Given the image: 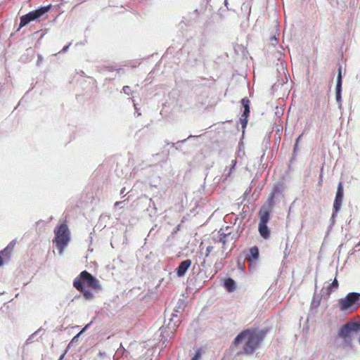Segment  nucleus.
Here are the masks:
<instances>
[{
	"label": "nucleus",
	"mask_w": 360,
	"mask_h": 360,
	"mask_svg": "<svg viewBox=\"0 0 360 360\" xmlns=\"http://www.w3.org/2000/svg\"><path fill=\"white\" fill-rule=\"evenodd\" d=\"M271 44H272L273 45H274V44H275V43H276V42H277V39L276 38V37H272L271 38Z\"/></svg>",
	"instance_id": "36"
},
{
	"label": "nucleus",
	"mask_w": 360,
	"mask_h": 360,
	"mask_svg": "<svg viewBox=\"0 0 360 360\" xmlns=\"http://www.w3.org/2000/svg\"><path fill=\"white\" fill-rule=\"evenodd\" d=\"M92 323V321H91L89 323L86 324L82 330L80 332H79V335H82L86 330H87V328H89V327L91 326V324Z\"/></svg>",
	"instance_id": "29"
},
{
	"label": "nucleus",
	"mask_w": 360,
	"mask_h": 360,
	"mask_svg": "<svg viewBox=\"0 0 360 360\" xmlns=\"http://www.w3.org/2000/svg\"><path fill=\"white\" fill-rule=\"evenodd\" d=\"M122 91L127 95L132 94V91L131 90V88L129 86H124L122 88Z\"/></svg>",
	"instance_id": "24"
},
{
	"label": "nucleus",
	"mask_w": 360,
	"mask_h": 360,
	"mask_svg": "<svg viewBox=\"0 0 360 360\" xmlns=\"http://www.w3.org/2000/svg\"><path fill=\"white\" fill-rule=\"evenodd\" d=\"M342 66L340 65L338 71L336 87H335V99L341 106L342 101Z\"/></svg>",
	"instance_id": "11"
},
{
	"label": "nucleus",
	"mask_w": 360,
	"mask_h": 360,
	"mask_svg": "<svg viewBox=\"0 0 360 360\" xmlns=\"http://www.w3.org/2000/svg\"><path fill=\"white\" fill-rule=\"evenodd\" d=\"M229 229V226H227V227L226 228V231H228Z\"/></svg>",
	"instance_id": "49"
},
{
	"label": "nucleus",
	"mask_w": 360,
	"mask_h": 360,
	"mask_svg": "<svg viewBox=\"0 0 360 360\" xmlns=\"http://www.w3.org/2000/svg\"><path fill=\"white\" fill-rule=\"evenodd\" d=\"M73 286L81 292L86 300H91L93 297V293L86 290L81 279L75 278L73 281Z\"/></svg>",
	"instance_id": "12"
},
{
	"label": "nucleus",
	"mask_w": 360,
	"mask_h": 360,
	"mask_svg": "<svg viewBox=\"0 0 360 360\" xmlns=\"http://www.w3.org/2000/svg\"><path fill=\"white\" fill-rule=\"evenodd\" d=\"M226 235H224V237H219V238L218 241H219V243H221L222 244H224H224L226 243Z\"/></svg>",
	"instance_id": "31"
},
{
	"label": "nucleus",
	"mask_w": 360,
	"mask_h": 360,
	"mask_svg": "<svg viewBox=\"0 0 360 360\" xmlns=\"http://www.w3.org/2000/svg\"><path fill=\"white\" fill-rule=\"evenodd\" d=\"M92 323V321H91L89 323L86 324L82 330L80 332H79V335H82L86 330H87V328H89V327L91 326V324Z\"/></svg>",
	"instance_id": "28"
},
{
	"label": "nucleus",
	"mask_w": 360,
	"mask_h": 360,
	"mask_svg": "<svg viewBox=\"0 0 360 360\" xmlns=\"http://www.w3.org/2000/svg\"><path fill=\"white\" fill-rule=\"evenodd\" d=\"M51 5L42 6L38 8L29 12L28 13L23 15L20 17V22L18 30L22 27L28 25L32 21L39 20L43 18L47 13L51 11Z\"/></svg>",
	"instance_id": "4"
},
{
	"label": "nucleus",
	"mask_w": 360,
	"mask_h": 360,
	"mask_svg": "<svg viewBox=\"0 0 360 360\" xmlns=\"http://www.w3.org/2000/svg\"><path fill=\"white\" fill-rule=\"evenodd\" d=\"M1 255L3 254L0 252V266L3 265V259Z\"/></svg>",
	"instance_id": "40"
},
{
	"label": "nucleus",
	"mask_w": 360,
	"mask_h": 360,
	"mask_svg": "<svg viewBox=\"0 0 360 360\" xmlns=\"http://www.w3.org/2000/svg\"><path fill=\"white\" fill-rule=\"evenodd\" d=\"M344 197V187L342 182H339L333 202L334 214H337L341 209Z\"/></svg>",
	"instance_id": "9"
},
{
	"label": "nucleus",
	"mask_w": 360,
	"mask_h": 360,
	"mask_svg": "<svg viewBox=\"0 0 360 360\" xmlns=\"http://www.w3.org/2000/svg\"><path fill=\"white\" fill-rule=\"evenodd\" d=\"M339 284L338 281L336 278L334 279V281L330 283L327 288V292L328 294H330L333 291L337 290L338 288Z\"/></svg>",
	"instance_id": "18"
},
{
	"label": "nucleus",
	"mask_w": 360,
	"mask_h": 360,
	"mask_svg": "<svg viewBox=\"0 0 360 360\" xmlns=\"http://www.w3.org/2000/svg\"><path fill=\"white\" fill-rule=\"evenodd\" d=\"M211 249H212V247H208V248H207V252H210Z\"/></svg>",
	"instance_id": "45"
},
{
	"label": "nucleus",
	"mask_w": 360,
	"mask_h": 360,
	"mask_svg": "<svg viewBox=\"0 0 360 360\" xmlns=\"http://www.w3.org/2000/svg\"><path fill=\"white\" fill-rule=\"evenodd\" d=\"M281 193V188L280 186H275L273 188V191L271 194H274L276 196L277 194H280Z\"/></svg>",
	"instance_id": "23"
},
{
	"label": "nucleus",
	"mask_w": 360,
	"mask_h": 360,
	"mask_svg": "<svg viewBox=\"0 0 360 360\" xmlns=\"http://www.w3.org/2000/svg\"><path fill=\"white\" fill-rule=\"evenodd\" d=\"M238 266L239 268L243 269H244V264H241L240 262H238Z\"/></svg>",
	"instance_id": "41"
},
{
	"label": "nucleus",
	"mask_w": 360,
	"mask_h": 360,
	"mask_svg": "<svg viewBox=\"0 0 360 360\" xmlns=\"http://www.w3.org/2000/svg\"><path fill=\"white\" fill-rule=\"evenodd\" d=\"M192 262L191 259H186L182 261L179 266L176 269V274L179 277L184 276L191 266Z\"/></svg>",
	"instance_id": "13"
},
{
	"label": "nucleus",
	"mask_w": 360,
	"mask_h": 360,
	"mask_svg": "<svg viewBox=\"0 0 360 360\" xmlns=\"http://www.w3.org/2000/svg\"><path fill=\"white\" fill-rule=\"evenodd\" d=\"M116 71L117 72L118 74L124 73V72L122 68L116 69Z\"/></svg>",
	"instance_id": "38"
},
{
	"label": "nucleus",
	"mask_w": 360,
	"mask_h": 360,
	"mask_svg": "<svg viewBox=\"0 0 360 360\" xmlns=\"http://www.w3.org/2000/svg\"><path fill=\"white\" fill-rule=\"evenodd\" d=\"M76 278L81 279L84 285L86 284L88 286L95 289L100 288L99 281L86 271H82Z\"/></svg>",
	"instance_id": "8"
},
{
	"label": "nucleus",
	"mask_w": 360,
	"mask_h": 360,
	"mask_svg": "<svg viewBox=\"0 0 360 360\" xmlns=\"http://www.w3.org/2000/svg\"><path fill=\"white\" fill-rule=\"evenodd\" d=\"M106 68L108 69V71H110V72L116 71V69H117L113 66L106 67Z\"/></svg>",
	"instance_id": "35"
},
{
	"label": "nucleus",
	"mask_w": 360,
	"mask_h": 360,
	"mask_svg": "<svg viewBox=\"0 0 360 360\" xmlns=\"http://www.w3.org/2000/svg\"><path fill=\"white\" fill-rule=\"evenodd\" d=\"M192 137H194V136H192V135H190V136H189L187 139H184V140H181V141H178L176 143H171V146H172V148H174L176 150H179V145L180 143H185V142L186 141V140H188V139H191V138H192Z\"/></svg>",
	"instance_id": "20"
},
{
	"label": "nucleus",
	"mask_w": 360,
	"mask_h": 360,
	"mask_svg": "<svg viewBox=\"0 0 360 360\" xmlns=\"http://www.w3.org/2000/svg\"><path fill=\"white\" fill-rule=\"evenodd\" d=\"M15 243H16V240L15 239L13 240L12 241H11L8 243V245L2 251H1V252L4 255H7L8 257H9V255L13 251Z\"/></svg>",
	"instance_id": "17"
},
{
	"label": "nucleus",
	"mask_w": 360,
	"mask_h": 360,
	"mask_svg": "<svg viewBox=\"0 0 360 360\" xmlns=\"http://www.w3.org/2000/svg\"><path fill=\"white\" fill-rule=\"evenodd\" d=\"M124 188H122L120 191V194L122 195L124 193Z\"/></svg>",
	"instance_id": "44"
},
{
	"label": "nucleus",
	"mask_w": 360,
	"mask_h": 360,
	"mask_svg": "<svg viewBox=\"0 0 360 360\" xmlns=\"http://www.w3.org/2000/svg\"><path fill=\"white\" fill-rule=\"evenodd\" d=\"M125 352H126L125 349L122 345H120V348H118L117 350V354H118L121 352L124 353Z\"/></svg>",
	"instance_id": "32"
},
{
	"label": "nucleus",
	"mask_w": 360,
	"mask_h": 360,
	"mask_svg": "<svg viewBox=\"0 0 360 360\" xmlns=\"http://www.w3.org/2000/svg\"><path fill=\"white\" fill-rule=\"evenodd\" d=\"M359 297V301L357 302L358 307L360 306V297Z\"/></svg>",
	"instance_id": "47"
},
{
	"label": "nucleus",
	"mask_w": 360,
	"mask_h": 360,
	"mask_svg": "<svg viewBox=\"0 0 360 360\" xmlns=\"http://www.w3.org/2000/svg\"><path fill=\"white\" fill-rule=\"evenodd\" d=\"M167 341V338H165L164 340H162V345H165V347H166V346H167V345H166V343H165Z\"/></svg>",
	"instance_id": "42"
},
{
	"label": "nucleus",
	"mask_w": 360,
	"mask_h": 360,
	"mask_svg": "<svg viewBox=\"0 0 360 360\" xmlns=\"http://www.w3.org/2000/svg\"><path fill=\"white\" fill-rule=\"evenodd\" d=\"M55 238L53 243L56 244L60 255H63L70 240V233L68 226L61 224L54 230Z\"/></svg>",
	"instance_id": "2"
},
{
	"label": "nucleus",
	"mask_w": 360,
	"mask_h": 360,
	"mask_svg": "<svg viewBox=\"0 0 360 360\" xmlns=\"http://www.w3.org/2000/svg\"><path fill=\"white\" fill-rule=\"evenodd\" d=\"M240 103L241 105L244 108V110L239 121L241 124L242 128L245 129L247 127L248 122V118L250 115V101L248 98L245 97L241 99Z\"/></svg>",
	"instance_id": "10"
},
{
	"label": "nucleus",
	"mask_w": 360,
	"mask_h": 360,
	"mask_svg": "<svg viewBox=\"0 0 360 360\" xmlns=\"http://www.w3.org/2000/svg\"><path fill=\"white\" fill-rule=\"evenodd\" d=\"M68 350L66 349L60 356V358L58 359V360H63L66 353H67Z\"/></svg>",
	"instance_id": "37"
},
{
	"label": "nucleus",
	"mask_w": 360,
	"mask_h": 360,
	"mask_svg": "<svg viewBox=\"0 0 360 360\" xmlns=\"http://www.w3.org/2000/svg\"><path fill=\"white\" fill-rule=\"evenodd\" d=\"M167 145H169L170 143L167 141H166Z\"/></svg>",
	"instance_id": "50"
},
{
	"label": "nucleus",
	"mask_w": 360,
	"mask_h": 360,
	"mask_svg": "<svg viewBox=\"0 0 360 360\" xmlns=\"http://www.w3.org/2000/svg\"><path fill=\"white\" fill-rule=\"evenodd\" d=\"M225 172H226V173L224 174V179L223 181H226L231 174V169H229L228 170L226 169H225Z\"/></svg>",
	"instance_id": "26"
},
{
	"label": "nucleus",
	"mask_w": 360,
	"mask_h": 360,
	"mask_svg": "<svg viewBox=\"0 0 360 360\" xmlns=\"http://www.w3.org/2000/svg\"><path fill=\"white\" fill-rule=\"evenodd\" d=\"M259 249L257 246L252 247L249 253L245 256V259L251 262L252 260H257L259 258Z\"/></svg>",
	"instance_id": "15"
},
{
	"label": "nucleus",
	"mask_w": 360,
	"mask_h": 360,
	"mask_svg": "<svg viewBox=\"0 0 360 360\" xmlns=\"http://www.w3.org/2000/svg\"><path fill=\"white\" fill-rule=\"evenodd\" d=\"M81 335H79V333L72 339V340L68 344V348L70 347H73L75 344H77L79 342V338Z\"/></svg>",
	"instance_id": "21"
},
{
	"label": "nucleus",
	"mask_w": 360,
	"mask_h": 360,
	"mask_svg": "<svg viewBox=\"0 0 360 360\" xmlns=\"http://www.w3.org/2000/svg\"><path fill=\"white\" fill-rule=\"evenodd\" d=\"M124 201H120V202H116L115 203V206H120L122 204H123Z\"/></svg>",
	"instance_id": "39"
},
{
	"label": "nucleus",
	"mask_w": 360,
	"mask_h": 360,
	"mask_svg": "<svg viewBox=\"0 0 360 360\" xmlns=\"http://www.w3.org/2000/svg\"><path fill=\"white\" fill-rule=\"evenodd\" d=\"M70 44H69L65 46L59 53H60V52H63V53L66 52L68 50Z\"/></svg>",
	"instance_id": "33"
},
{
	"label": "nucleus",
	"mask_w": 360,
	"mask_h": 360,
	"mask_svg": "<svg viewBox=\"0 0 360 360\" xmlns=\"http://www.w3.org/2000/svg\"><path fill=\"white\" fill-rule=\"evenodd\" d=\"M266 332L264 330L256 332L249 329L244 330L235 338L233 344L237 345L243 340H245L243 352L245 354L250 355L262 344Z\"/></svg>",
	"instance_id": "1"
},
{
	"label": "nucleus",
	"mask_w": 360,
	"mask_h": 360,
	"mask_svg": "<svg viewBox=\"0 0 360 360\" xmlns=\"http://www.w3.org/2000/svg\"><path fill=\"white\" fill-rule=\"evenodd\" d=\"M176 309H174V312L172 314V318L169 319V323H167V328L163 329L161 332V335L164 338V333H167V335H173L174 331L177 328V327L180 324V320L178 317V314L176 313L179 312V309H184V302L181 300H179Z\"/></svg>",
	"instance_id": "6"
},
{
	"label": "nucleus",
	"mask_w": 360,
	"mask_h": 360,
	"mask_svg": "<svg viewBox=\"0 0 360 360\" xmlns=\"http://www.w3.org/2000/svg\"><path fill=\"white\" fill-rule=\"evenodd\" d=\"M224 5L226 6L227 9H229L227 0H224Z\"/></svg>",
	"instance_id": "43"
},
{
	"label": "nucleus",
	"mask_w": 360,
	"mask_h": 360,
	"mask_svg": "<svg viewBox=\"0 0 360 360\" xmlns=\"http://www.w3.org/2000/svg\"><path fill=\"white\" fill-rule=\"evenodd\" d=\"M224 285L229 292H233L236 290V282L233 279L228 278L224 280Z\"/></svg>",
	"instance_id": "16"
},
{
	"label": "nucleus",
	"mask_w": 360,
	"mask_h": 360,
	"mask_svg": "<svg viewBox=\"0 0 360 360\" xmlns=\"http://www.w3.org/2000/svg\"><path fill=\"white\" fill-rule=\"evenodd\" d=\"M154 229H155V227L151 228V229H150V233H152V231H153Z\"/></svg>",
	"instance_id": "46"
},
{
	"label": "nucleus",
	"mask_w": 360,
	"mask_h": 360,
	"mask_svg": "<svg viewBox=\"0 0 360 360\" xmlns=\"http://www.w3.org/2000/svg\"><path fill=\"white\" fill-rule=\"evenodd\" d=\"M360 292H352L348 293L344 298L339 300V305L341 311L356 309L358 308L357 302L359 301Z\"/></svg>",
	"instance_id": "7"
},
{
	"label": "nucleus",
	"mask_w": 360,
	"mask_h": 360,
	"mask_svg": "<svg viewBox=\"0 0 360 360\" xmlns=\"http://www.w3.org/2000/svg\"><path fill=\"white\" fill-rule=\"evenodd\" d=\"M360 245V240H359V243L358 244L356 245L355 248H357Z\"/></svg>",
	"instance_id": "48"
},
{
	"label": "nucleus",
	"mask_w": 360,
	"mask_h": 360,
	"mask_svg": "<svg viewBox=\"0 0 360 360\" xmlns=\"http://www.w3.org/2000/svg\"><path fill=\"white\" fill-rule=\"evenodd\" d=\"M360 331V319L351 320L342 325L338 333V338L343 340L345 345H349L352 342V335Z\"/></svg>",
	"instance_id": "3"
},
{
	"label": "nucleus",
	"mask_w": 360,
	"mask_h": 360,
	"mask_svg": "<svg viewBox=\"0 0 360 360\" xmlns=\"http://www.w3.org/2000/svg\"><path fill=\"white\" fill-rule=\"evenodd\" d=\"M202 349H198L191 360H200L202 357Z\"/></svg>",
	"instance_id": "22"
},
{
	"label": "nucleus",
	"mask_w": 360,
	"mask_h": 360,
	"mask_svg": "<svg viewBox=\"0 0 360 360\" xmlns=\"http://www.w3.org/2000/svg\"><path fill=\"white\" fill-rule=\"evenodd\" d=\"M259 233L264 239H269L270 238L271 231L267 224L270 219V211L265 206H262L259 212Z\"/></svg>",
	"instance_id": "5"
},
{
	"label": "nucleus",
	"mask_w": 360,
	"mask_h": 360,
	"mask_svg": "<svg viewBox=\"0 0 360 360\" xmlns=\"http://www.w3.org/2000/svg\"><path fill=\"white\" fill-rule=\"evenodd\" d=\"M219 237H224V235H226V238H229L231 236V232H224L223 229H221L219 231Z\"/></svg>",
	"instance_id": "25"
},
{
	"label": "nucleus",
	"mask_w": 360,
	"mask_h": 360,
	"mask_svg": "<svg viewBox=\"0 0 360 360\" xmlns=\"http://www.w3.org/2000/svg\"><path fill=\"white\" fill-rule=\"evenodd\" d=\"M336 215H337V214H334V209H333V214L330 217V221H331L332 225L335 223V218Z\"/></svg>",
	"instance_id": "30"
},
{
	"label": "nucleus",
	"mask_w": 360,
	"mask_h": 360,
	"mask_svg": "<svg viewBox=\"0 0 360 360\" xmlns=\"http://www.w3.org/2000/svg\"><path fill=\"white\" fill-rule=\"evenodd\" d=\"M276 196H274V194H271L270 196L269 197V198L267 199V201H266V204H267L268 207H266V205H264L269 210H271V208L274 205V198Z\"/></svg>",
	"instance_id": "19"
},
{
	"label": "nucleus",
	"mask_w": 360,
	"mask_h": 360,
	"mask_svg": "<svg viewBox=\"0 0 360 360\" xmlns=\"http://www.w3.org/2000/svg\"><path fill=\"white\" fill-rule=\"evenodd\" d=\"M302 136H303V134H300V135L297 138L296 141H295V147H294V150H296V148H297V146H298V143H299V142L300 141V140L302 139Z\"/></svg>",
	"instance_id": "27"
},
{
	"label": "nucleus",
	"mask_w": 360,
	"mask_h": 360,
	"mask_svg": "<svg viewBox=\"0 0 360 360\" xmlns=\"http://www.w3.org/2000/svg\"><path fill=\"white\" fill-rule=\"evenodd\" d=\"M236 163H237V161H236V159H235V160H232V165H231V167L229 168V169H231V171H232L233 169H235V167H236Z\"/></svg>",
	"instance_id": "34"
},
{
	"label": "nucleus",
	"mask_w": 360,
	"mask_h": 360,
	"mask_svg": "<svg viewBox=\"0 0 360 360\" xmlns=\"http://www.w3.org/2000/svg\"><path fill=\"white\" fill-rule=\"evenodd\" d=\"M45 333V329L40 327L38 330L34 332L32 335L29 336V338L26 340V344H30L34 342V341H41L42 335Z\"/></svg>",
	"instance_id": "14"
}]
</instances>
